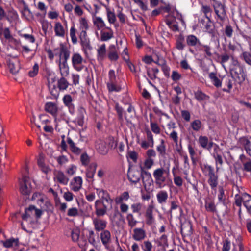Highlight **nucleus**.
<instances>
[{
    "instance_id": "obj_59",
    "label": "nucleus",
    "mask_w": 251,
    "mask_h": 251,
    "mask_svg": "<svg viewBox=\"0 0 251 251\" xmlns=\"http://www.w3.org/2000/svg\"><path fill=\"white\" fill-rule=\"evenodd\" d=\"M231 242L228 238L226 239L223 243L222 251H229L230 249Z\"/></svg>"
},
{
    "instance_id": "obj_25",
    "label": "nucleus",
    "mask_w": 251,
    "mask_h": 251,
    "mask_svg": "<svg viewBox=\"0 0 251 251\" xmlns=\"http://www.w3.org/2000/svg\"><path fill=\"white\" fill-rule=\"evenodd\" d=\"M208 77L215 87L219 88L222 86V81L218 78L216 73L210 72L209 73Z\"/></svg>"
},
{
    "instance_id": "obj_60",
    "label": "nucleus",
    "mask_w": 251,
    "mask_h": 251,
    "mask_svg": "<svg viewBox=\"0 0 251 251\" xmlns=\"http://www.w3.org/2000/svg\"><path fill=\"white\" fill-rule=\"evenodd\" d=\"M242 55L246 63L251 66V54L248 52H244Z\"/></svg>"
},
{
    "instance_id": "obj_47",
    "label": "nucleus",
    "mask_w": 251,
    "mask_h": 251,
    "mask_svg": "<svg viewBox=\"0 0 251 251\" xmlns=\"http://www.w3.org/2000/svg\"><path fill=\"white\" fill-rule=\"evenodd\" d=\"M142 208V204L140 203H133L131 205V208L133 213H138L139 216L141 215V210Z\"/></svg>"
},
{
    "instance_id": "obj_52",
    "label": "nucleus",
    "mask_w": 251,
    "mask_h": 251,
    "mask_svg": "<svg viewBox=\"0 0 251 251\" xmlns=\"http://www.w3.org/2000/svg\"><path fill=\"white\" fill-rule=\"evenodd\" d=\"M39 71V65L37 63H35L32 69L28 72L29 76L33 77L36 76Z\"/></svg>"
},
{
    "instance_id": "obj_64",
    "label": "nucleus",
    "mask_w": 251,
    "mask_h": 251,
    "mask_svg": "<svg viewBox=\"0 0 251 251\" xmlns=\"http://www.w3.org/2000/svg\"><path fill=\"white\" fill-rule=\"evenodd\" d=\"M169 136L173 140V141L176 145L178 144V134L176 131L173 130L172 132L170 134Z\"/></svg>"
},
{
    "instance_id": "obj_53",
    "label": "nucleus",
    "mask_w": 251,
    "mask_h": 251,
    "mask_svg": "<svg viewBox=\"0 0 251 251\" xmlns=\"http://www.w3.org/2000/svg\"><path fill=\"white\" fill-rule=\"evenodd\" d=\"M62 100H63L64 104L67 107L73 104V103H72L73 100H72V97L70 95H65L63 97Z\"/></svg>"
},
{
    "instance_id": "obj_55",
    "label": "nucleus",
    "mask_w": 251,
    "mask_h": 251,
    "mask_svg": "<svg viewBox=\"0 0 251 251\" xmlns=\"http://www.w3.org/2000/svg\"><path fill=\"white\" fill-rule=\"evenodd\" d=\"M39 119L41 123L43 125H45V126L50 125L51 123L50 119L48 118L47 116L46 115H40Z\"/></svg>"
},
{
    "instance_id": "obj_40",
    "label": "nucleus",
    "mask_w": 251,
    "mask_h": 251,
    "mask_svg": "<svg viewBox=\"0 0 251 251\" xmlns=\"http://www.w3.org/2000/svg\"><path fill=\"white\" fill-rule=\"evenodd\" d=\"M65 77L62 76L58 81V87L60 90H65L68 87L69 83Z\"/></svg>"
},
{
    "instance_id": "obj_50",
    "label": "nucleus",
    "mask_w": 251,
    "mask_h": 251,
    "mask_svg": "<svg viewBox=\"0 0 251 251\" xmlns=\"http://www.w3.org/2000/svg\"><path fill=\"white\" fill-rule=\"evenodd\" d=\"M113 37L112 32H101V40L102 41H106L112 38Z\"/></svg>"
},
{
    "instance_id": "obj_51",
    "label": "nucleus",
    "mask_w": 251,
    "mask_h": 251,
    "mask_svg": "<svg viewBox=\"0 0 251 251\" xmlns=\"http://www.w3.org/2000/svg\"><path fill=\"white\" fill-rule=\"evenodd\" d=\"M150 126L151 131L154 133L159 134L160 133V128L156 123L151 122Z\"/></svg>"
},
{
    "instance_id": "obj_4",
    "label": "nucleus",
    "mask_w": 251,
    "mask_h": 251,
    "mask_svg": "<svg viewBox=\"0 0 251 251\" xmlns=\"http://www.w3.org/2000/svg\"><path fill=\"white\" fill-rule=\"evenodd\" d=\"M143 167L140 164L139 166L129 167L127 173L128 180L132 183H137L139 181L142 176Z\"/></svg>"
},
{
    "instance_id": "obj_7",
    "label": "nucleus",
    "mask_w": 251,
    "mask_h": 251,
    "mask_svg": "<svg viewBox=\"0 0 251 251\" xmlns=\"http://www.w3.org/2000/svg\"><path fill=\"white\" fill-rule=\"evenodd\" d=\"M32 187L29 178L25 176L20 181V191L24 195H29L31 192Z\"/></svg>"
},
{
    "instance_id": "obj_48",
    "label": "nucleus",
    "mask_w": 251,
    "mask_h": 251,
    "mask_svg": "<svg viewBox=\"0 0 251 251\" xmlns=\"http://www.w3.org/2000/svg\"><path fill=\"white\" fill-rule=\"evenodd\" d=\"M70 35L72 43L74 44H76L77 42V39L76 36V29L74 26H72L70 30Z\"/></svg>"
},
{
    "instance_id": "obj_62",
    "label": "nucleus",
    "mask_w": 251,
    "mask_h": 251,
    "mask_svg": "<svg viewBox=\"0 0 251 251\" xmlns=\"http://www.w3.org/2000/svg\"><path fill=\"white\" fill-rule=\"evenodd\" d=\"M108 58L111 61H116L118 58V55L116 51L112 50L108 53Z\"/></svg>"
},
{
    "instance_id": "obj_43",
    "label": "nucleus",
    "mask_w": 251,
    "mask_h": 251,
    "mask_svg": "<svg viewBox=\"0 0 251 251\" xmlns=\"http://www.w3.org/2000/svg\"><path fill=\"white\" fill-rule=\"evenodd\" d=\"M244 206L246 208L248 213L251 216V196L248 195L244 198V202L243 203Z\"/></svg>"
},
{
    "instance_id": "obj_13",
    "label": "nucleus",
    "mask_w": 251,
    "mask_h": 251,
    "mask_svg": "<svg viewBox=\"0 0 251 251\" xmlns=\"http://www.w3.org/2000/svg\"><path fill=\"white\" fill-rule=\"evenodd\" d=\"M181 234L182 237L190 236L192 233V226L190 222H185L181 225Z\"/></svg>"
},
{
    "instance_id": "obj_26",
    "label": "nucleus",
    "mask_w": 251,
    "mask_h": 251,
    "mask_svg": "<svg viewBox=\"0 0 251 251\" xmlns=\"http://www.w3.org/2000/svg\"><path fill=\"white\" fill-rule=\"evenodd\" d=\"M54 178L56 179L59 183L64 185H67L69 181V178L65 176L63 172L60 171L55 174Z\"/></svg>"
},
{
    "instance_id": "obj_61",
    "label": "nucleus",
    "mask_w": 251,
    "mask_h": 251,
    "mask_svg": "<svg viewBox=\"0 0 251 251\" xmlns=\"http://www.w3.org/2000/svg\"><path fill=\"white\" fill-rule=\"evenodd\" d=\"M8 66L12 74H15L18 72V69L15 66L14 64L12 62L9 61Z\"/></svg>"
},
{
    "instance_id": "obj_63",
    "label": "nucleus",
    "mask_w": 251,
    "mask_h": 251,
    "mask_svg": "<svg viewBox=\"0 0 251 251\" xmlns=\"http://www.w3.org/2000/svg\"><path fill=\"white\" fill-rule=\"evenodd\" d=\"M171 77L173 81H176L180 79L181 75L178 72L173 71Z\"/></svg>"
},
{
    "instance_id": "obj_2",
    "label": "nucleus",
    "mask_w": 251,
    "mask_h": 251,
    "mask_svg": "<svg viewBox=\"0 0 251 251\" xmlns=\"http://www.w3.org/2000/svg\"><path fill=\"white\" fill-rule=\"evenodd\" d=\"M109 92H119L122 90L121 81L117 77L115 71L110 70L108 73V80L106 83Z\"/></svg>"
},
{
    "instance_id": "obj_41",
    "label": "nucleus",
    "mask_w": 251,
    "mask_h": 251,
    "mask_svg": "<svg viewBox=\"0 0 251 251\" xmlns=\"http://www.w3.org/2000/svg\"><path fill=\"white\" fill-rule=\"evenodd\" d=\"M194 95L195 98L199 101L209 99V97L201 90H198L195 92Z\"/></svg>"
},
{
    "instance_id": "obj_18",
    "label": "nucleus",
    "mask_w": 251,
    "mask_h": 251,
    "mask_svg": "<svg viewBox=\"0 0 251 251\" xmlns=\"http://www.w3.org/2000/svg\"><path fill=\"white\" fill-rule=\"evenodd\" d=\"M45 109L46 112L50 113L53 117H56L58 112V107L56 103L52 102L46 103L45 105Z\"/></svg>"
},
{
    "instance_id": "obj_20",
    "label": "nucleus",
    "mask_w": 251,
    "mask_h": 251,
    "mask_svg": "<svg viewBox=\"0 0 251 251\" xmlns=\"http://www.w3.org/2000/svg\"><path fill=\"white\" fill-rule=\"evenodd\" d=\"M152 207L149 206L145 213L146 223L148 225H152L155 222V219L153 216Z\"/></svg>"
},
{
    "instance_id": "obj_16",
    "label": "nucleus",
    "mask_w": 251,
    "mask_h": 251,
    "mask_svg": "<svg viewBox=\"0 0 251 251\" xmlns=\"http://www.w3.org/2000/svg\"><path fill=\"white\" fill-rule=\"evenodd\" d=\"M106 56V46L104 44L99 45L97 49V58L99 62L102 61Z\"/></svg>"
},
{
    "instance_id": "obj_19",
    "label": "nucleus",
    "mask_w": 251,
    "mask_h": 251,
    "mask_svg": "<svg viewBox=\"0 0 251 251\" xmlns=\"http://www.w3.org/2000/svg\"><path fill=\"white\" fill-rule=\"evenodd\" d=\"M142 182L144 185V187L146 188L147 184H149L150 186L151 185V183L152 182V180L151 178V176L150 172H147L144 170L143 168V170H142Z\"/></svg>"
},
{
    "instance_id": "obj_5",
    "label": "nucleus",
    "mask_w": 251,
    "mask_h": 251,
    "mask_svg": "<svg viewBox=\"0 0 251 251\" xmlns=\"http://www.w3.org/2000/svg\"><path fill=\"white\" fill-rule=\"evenodd\" d=\"M54 55L58 57V62L68 60L70 56V52L67 48L63 44H60L59 47L54 49Z\"/></svg>"
},
{
    "instance_id": "obj_31",
    "label": "nucleus",
    "mask_w": 251,
    "mask_h": 251,
    "mask_svg": "<svg viewBox=\"0 0 251 251\" xmlns=\"http://www.w3.org/2000/svg\"><path fill=\"white\" fill-rule=\"evenodd\" d=\"M21 3L23 4V8L21 11L22 14L26 19H28L32 16V12L28 8L27 4L24 0H22Z\"/></svg>"
},
{
    "instance_id": "obj_39",
    "label": "nucleus",
    "mask_w": 251,
    "mask_h": 251,
    "mask_svg": "<svg viewBox=\"0 0 251 251\" xmlns=\"http://www.w3.org/2000/svg\"><path fill=\"white\" fill-rule=\"evenodd\" d=\"M97 149L98 151L101 154L104 155L108 151V147L105 145V142L100 141V142L97 145Z\"/></svg>"
},
{
    "instance_id": "obj_56",
    "label": "nucleus",
    "mask_w": 251,
    "mask_h": 251,
    "mask_svg": "<svg viewBox=\"0 0 251 251\" xmlns=\"http://www.w3.org/2000/svg\"><path fill=\"white\" fill-rule=\"evenodd\" d=\"M173 175L174 177V181L175 184L179 187L182 186L183 184L182 178L179 176H176L174 173H173Z\"/></svg>"
},
{
    "instance_id": "obj_23",
    "label": "nucleus",
    "mask_w": 251,
    "mask_h": 251,
    "mask_svg": "<svg viewBox=\"0 0 251 251\" xmlns=\"http://www.w3.org/2000/svg\"><path fill=\"white\" fill-rule=\"evenodd\" d=\"M55 35L58 37H63L65 34V29L61 23L56 22L54 26Z\"/></svg>"
},
{
    "instance_id": "obj_44",
    "label": "nucleus",
    "mask_w": 251,
    "mask_h": 251,
    "mask_svg": "<svg viewBox=\"0 0 251 251\" xmlns=\"http://www.w3.org/2000/svg\"><path fill=\"white\" fill-rule=\"evenodd\" d=\"M219 201L225 205L226 196L225 195L224 190L222 187H219V194L218 195Z\"/></svg>"
},
{
    "instance_id": "obj_37",
    "label": "nucleus",
    "mask_w": 251,
    "mask_h": 251,
    "mask_svg": "<svg viewBox=\"0 0 251 251\" xmlns=\"http://www.w3.org/2000/svg\"><path fill=\"white\" fill-rule=\"evenodd\" d=\"M74 183L73 190L74 191H78L81 188L82 183L81 177L78 176L74 178Z\"/></svg>"
},
{
    "instance_id": "obj_29",
    "label": "nucleus",
    "mask_w": 251,
    "mask_h": 251,
    "mask_svg": "<svg viewBox=\"0 0 251 251\" xmlns=\"http://www.w3.org/2000/svg\"><path fill=\"white\" fill-rule=\"evenodd\" d=\"M240 142L244 146L247 153L251 157V138L248 139L245 137L242 138Z\"/></svg>"
},
{
    "instance_id": "obj_3",
    "label": "nucleus",
    "mask_w": 251,
    "mask_h": 251,
    "mask_svg": "<svg viewBox=\"0 0 251 251\" xmlns=\"http://www.w3.org/2000/svg\"><path fill=\"white\" fill-rule=\"evenodd\" d=\"M169 175V170H167L163 168H158L154 171L153 175L155 178V183L158 188H162L164 186V183Z\"/></svg>"
},
{
    "instance_id": "obj_32",
    "label": "nucleus",
    "mask_w": 251,
    "mask_h": 251,
    "mask_svg": "<svg viewBox=\"0 0 251 251\" xmlns=\"http://www.w3.org/2000/svg\"><path fill=\"white\" fill-rule=\"evenodd\" d=\"M1 242L3 243V245L5 248H11L13 245L16 246H18L19 245V239L18 238H11L8 240H6L5 241H1Z\"/></svg>"
},
{
    "instance_id": "obj_36",
    "label": "nucleus",
    "mask_w": 251,
    "mask_h": 251,
    "mask_svg": "<svg viewBox=\"0 0 251 251\" xmlns=\"http://www.w3.org/2000/svg\"><path fill=\"white\" fill-rule=\"evenodd\" d=\"M248 194L246 193H244L242 196H240L239 194H236L235 196V204L241 207L242 205V203L244 202V198H245L246 196H248Z\"/></svg>"
},
{
    "instance_id": "obj_8",
    "label": "nucleus",
    "mask_w": 251,
    "mask_h": 251,
    "mask_svg": "<svg viewBox=\"0 0 251 251\" xmlns=\"http://www.w3.org/2000/svg\"><path fill=\"white\" fill-rule=\"evenodd\" d=\"M95 214L97 217H102L105 215L108 209V205L105 202L97 200L95 202Z\"/></svg>"
},
{
    "instance_id": "obj_10",
    "label": "nucleus",
    "mask_w": 251,
    "mask_h": 251,
    "mask_svg": "<svg viewBox=\"0 0 251 251\" xmlns=\"http://www.w3.org/2000/svg\"><path fill=\"white\" fill-rule=\"evenodd\" d=\"M208 183L212 189L216 188L218 185V176L215 173L213 168L208 166Z\"/></svg>"
},
{
    "instance_id": "obj_15",
    "label": "nucleus",
    "mask_w": 251,
    "mask_h": 251,
    "mask_svg": "<svg viewBox=\"0 0 251 251\" xmlns=\"http://www.w3.org/2000/svg\"><path fill=\"white\" fill-rule=\"evenodd\" d=\"M60 73L62 76L67 77L69 75V67L67 63V60L58 62Z\"/></svg>"
},
{
    "instance_id": "obj_14",
    "label": "nucleus",
    "mask_w": 251,
    "mask_h": 251,
    "mask_svg": "<svg viewBox=\"0 0 251 251\" xmlns=\"http://www.w3.org/2000/svg\"><path fill=\"white\" fill-rule=\"evenodd\" d=\"M214 9L218 18L223 20L226 17V13L224 6L220 2L216 1L214 4Z\"/></svg>"
},
{
    "instance_id": "obj_58",
    "label": "nucleus",
    "mask_w": 251,
    "mask_h": 251,
    "mask_svg": "<svg viewBox=\"0 0 251 251\" xmlns=\"http://www.w3.org/2000/svg\"><path fill=\"white\" fill-rule=\"evenodd\" d=\"M167 25L169 27L174 31H177L178 30V26L177 23L173 21H170L169 20L167 22Z\"/></svg>"
},
{
    "instance_id": "obj_54",
    "label": "nucleus",
    "mask_w": 251,
    "mask_h": 251,
    "mask_svg": "<svg viewBox=\"0 0 251 251\" xmlns=\"http://www.w3.org/2000/svg\"><path fill=\"white\" fill-rule=\"evenodd\" d=\"M134 2L141 8L143 11H146L148 9V6L146 2L142 0H134Z\"/></svg>"
},
{
    "instance_id": "obj_17",
    "label": "nucleus",
    "mask_w": 251,
    "mask_h": 251,
    "mask_svg": "<svg viewBox=\"0 0 251 251\" xmlns=\"http://www.w3.org/2000/svg\"><path fill=\"white\" fill-rule=\"evenodd\" d=\"M147 136L148 141L143 140L140 143L141 147L145 149H147L149 147H152L154 145L153 135L150 131L148 130L147 131Z\"/></svg>"
},
{
    "instance_id": "obj_34",
    "label": "nucleus",
    "mask_w": 251,
    "mask_h": 251,
    "mask_svg": "<svg viewBox=\"0 0 251 251\" xmlns=\"http://www.w3.org/2000/svg\"><path fill=\"white\" fill-rule=\"evenodd\" d=\"M129 194L128 192H123L119 197H116L115 198V201L116 203L120 204V203L123 202V201H126L129 198Z\"/></svg>"
},
{
    "instance_id": "obj_42",
    "label": "nucleus",
    "mask_w": 251,
    "mask_h": 251,
    "mask_svg": "<svg viewBox=\"0 0 251 251\" xmlns=\"http://www.w3.org/2000/svg\"><path fill=\"white\" fill-rule=\"evenodd\" d=\"M34 209H35V206L34 205H30L28 208H25V213L22 216V218L24 220H27L30 217L31 213Z\"/></svg>"
},
{
    "instance_id": "obj_28",
    "label": "nucleus",
    "mask_w": 251,
    "mask_h": 251,
    "mask_svg": "<svg viewBox=\"0 0 251 251\" xmlns=\"http://www.w3.org/2000/svg\"><path fill=\"white\" fill-rule=\"evenodd\" d=\"M168 195L166 191L161 190L158 192L156 195L157 201L160 204H163L166 202Z\"/></svg>"
},
{
    "instance_id": "obj_33",
    "label": "nucleus",
    "mask_w": 251,
    "mask_h": 251,
    "mask_svg": "<svg viewBox=\"0 0 251 251\" xmlns=\"http://www.w3.org/2000/svg\"><path fill=\"white\" fill-rule=\"evenodd\" d=\"M37 163L41 171L45 174H47L50 171L48 166L45 163L44 158H39Z\"/></svg>"
},
{
    "instance_id": "obj_22",
    "label": "nucleus",
    "mask_w": 251,
    "mask_h": 251,
    "mask_svg": "<svg viewBox=\"0 0 251 251\" xmlns=\"http://www.w3.org/2000/svg\"><path fill=\"white\" fill-rule=\"evenodd\" d=\"M186 42L188 46L198 47L202 46L200 40L196 36L193 35H189L186 37Z\"/></svg>"
},
{
    "instance_id": "obj_24",
    "label": "nucleus",
    "mask_w": 251,
    "mask_h": 251,
    "mask_svg": "<svg viewBox=\"0 0 251 251\" xmlns=\"http://www.w3.org/2000/svg\"><path fill=\"white\" fill-rule=\"evenodd\" d=\"M100 239L102 243L105 246H107L111 242V233L108 230L102 231L100 233Z\"/></svg>"
},
{
    "instance_id": "obj_11",
    "label": "nucleus",
    "mask_w": 251,
    "mask_h": 251,
    "mask_svg": "<svg viewBox=\"0 0 251 251\" xmlns=\"http://www.w3.org/2000/svg\"><path fill=\"white\" fill-rule=\"evenodd\" d=\"M96 192L100 198L98 200H100L102 202H105L107 204H109L111 205L113 202V200L110 198L109 194L107 192L103 189L96 188Z\"/></svg>"
},
{
    "instance_id": "obj_38",
    "label": "nucleus",
    "mask_w": 251,
    "mask_h": 251,
    "mask_svg": "<svg viewBox=\"0 0 251 251\" xmlns=\"http://www.w3.org/2000/svg\"><path fill=\"white\" fill-rule=\"evenodd\" d=\"M106 13L107 18L109 22L111 24H113L116 21V18L115 13L113 10L111 9L109 7H106Z\"/></svg>"
},
{
    "instance_id": "obj_45",
    "label": "nucleus",
    "mask_w": 251,
    "mask_h": 251,
    "mask_svg": "<svg viewBox=\"0 0 251 251\" xmlns=\"http://www.w3.org/2000/svg\"><path fill=\"white\" fill-rule=\"evenodd\" d=\"M205 207L207 211L212 213H214L216 211V206L213 201H211L210 202L206 201Z\"/></svg>"
},
{
    "instance_id": "obj_27",
    "label": "nucleus",
    "mask_w": 251,
    "mask_h": 251,
    "mask_svg": "<svg viewBox=\"0 0 251 251\" xmlns=\"http://www.w3.org/2000/svg\"><path fill=\"white\" fill-rule=\"evenodd\" d=\"M198 142L202 148L205 149L211 148L213 145V143L209 142L208 138L204 136H200Z\"/></svg>"
},
{
    "instance_id": "obj_30",
    "label": "nucleus",
    "mask_w": 251,
    "mask_h": 251,
    "mask_svg": "<svg viewBox=\"0 0 251 251\" xmlns=\"http://www.w3.org/2000/svg\"><path fill=\"white\" fill-rule=\"evenodd\" d=\"M85 113V110L83 108L80 107L78 108L76 121L77 124L80 126H83Z\"/></svg>"
},
{
    "instance_id": "obj_1",
    "label": "nucleus",
    "mask_w": 251,
    "mask_h": 251,
    "mask_svg": "<svg viewBox=\"0 0 251 251\" xmlns=\"http://www.w3.org/2000/svg\"><path fill=\"white\" fill-rule=\"evenodd\" d=\"M79 38L82 50L86 53L92 49L89 38L87 37V30L89 28L88 21L85 17H81L78 20Z\"/></svg>"
},
{
    "instance_id": "obj_49",
    "label": "nucleus",
    "mask_w": 251,
    "mask_h": 251,
    "mask_svg": "<svg viewBox=\"0 0 251 251\" xmlns=\"http://www.w3.org/2000/svg\"><path fill=\"white\" fill-rule=\"evenodd\" d=\"M95 25L99 28L100 29L105 26V23L101 17H96L94 21Z\"/></svg>"
},
{
    "instance_id": "obj_6",
    "label": "nucleus",
    "mask_w": 251,
    "mask_h": 251,
    "mask_svg": "<svg viewBox=\"0 0 251 251\" xmlns=\"http://www.w3.org/2000/svg\"><path fill=\"white\" fill-rule=\"evenodd\" d=\"M71 60L72 66L75 70L81 71L83 69V64L85 61L80 54L77 52L73 53Z\"/></svg>"
},
{
    "instance_id": "obj_9",
    "label": "nucleus",
    "mask_w": 251,
    "mask_h": 251,
    "mask_svg": "<svg viewBox=\"0 0 251 251\" xmlns=\"http://www.w3.org/2000/svg\"><path fill=\"white\" fill-rule=\"evenodd\" d=\"M230 71L233 77L238 78L239 81L243 82L245 80L246 75L241 65L232 67Z\"/></svg>"
},
{
    "instance_id": "obj_46",
    "label": "nucleus",
    "mask_w": 251,
    "mask_h": 251,
    "mask_svg": "<svg viewBox=\"0 0 251 251\" xmlns=\"http://www.w3.org/2000/svg\"><path fill=\"white\" fill-rule=\"evenodd\" d=\"M202 126L201 122L199 120H195L191 123V126L192 129L196 131L200 130Z\"/></svg>"
},
{
    "instance_id": "obj_35",
    "label": "nucleus",
    "mask_w": 251,
    "mask_h": 251,
    "mask_svg": "<svg viewBox=\"0 0 251 251\" xmlns=\"http://www.w3.org/2000/svg\"><path fill=\"white\" fill-rule=\"evenodd\" d=\"M126 219L127 221L128 225L131 228L134 227L138 223V221L135 219L133 215L131 213L128 214Z\"/></svg>"
},
{
    "instance_id": "obj_12",
    "label": "nucleus",
    "mask_w": 251,
    "mask_h": 251,
    "mask_svg": "<svg viewBox=\"0 0 251 251\" xmlns=\"http://www.w3.org/2000/svg\"><path fill=\"white\" fill-rule=\"evenodd\" d=\"M93 224L94 226V228L97 231L105 230L107 226V222L103 219L95 218L93 219Z\"/></svg>"
},
{
    "instance_id": "obj_57",
    "label": "nucleus",
    "mask_w": 251,
    "mask_h": 251,
    "mask_svg": "<svg viewBox=\"0 0 251 251\" xmlns=\"http://www.w3.org/2000/svg\"><path fill=\"white\" fill-rule=\"evenodd\" d=\"M3 34L4 38L9 41H11L13 39V37L11 34V32L9 28L6 27L3 29Z\"/></svg>"
},
{
    "instance_id": "obj_21",
    "label": "nucleus",
    "mask_w": 251,
    "mask_h": 251,
    "mask_svg": "<svg viewBox=\"0 0 251 251\" xmlns=\"http://www.w3.org/2000/svg\"><path fill=\"white\" fill-rule=\"evenodd\" d=\"M133 238L136 241H140L146 237V231L143 228H136L133 230Z\"/></svg>"
}]
</instances>
